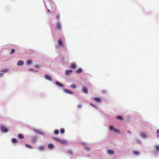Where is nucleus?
<instances>
[{
	"label": "nucleus",
	"mask_w": 159,
	"mask_h": 159,
	"mask_svg": "<svg viewBox=\"0 0 159 159\" xmlns=\"http://www.w3.org/2000/svg\"><path fill=\"white\" fill-rule=\"evenodd\" d=\"M0 129L1 131L3 132L6 133L8 131L7 129L3 126H1Z\"/></svg>",
	"instance_id": "1"
},
{
	"label": "nucleus",
	"mask_w": 159,
	"mask_h": 159,
	"mask_svg": "<svg viewBox=\"0 0 159 159\" xmlns=\"http://www.w3.org/2000/svg\"><path fill=\"white\" fill-rule=\"evenodd\" d=\"M58 43L59 46L62 48L64 47V45L62 40L61 39H59L58 40Z\"/></svg>",
	"instance_id": "2"
},
{
	"label": "nucleus",
	"mask_w": 159,
	"mask_h": 159,
	"mask_svg": "<svg viewBox=\"0 0 159 159\" xmlns=\"http://www.w3.org/2000/svg\"><path fill=\"white\" fill-rule=\"evenodd\" d=\"M44 77L45 79L47 80L50 81H52V77L48 75H44Z\"/></svg>",
	"instance_id": "3"
},
{
	"label": "nucleus",
	"mask_w": 159,
	"mask_h": 159,
	"mask_svg": "<svg viewBox=\"0 0 159 159\" xmlns=\"http://www.w3.org/2000/svg\"><path fill=\"white\" fill-rule=\"evenodd\" d=\"M93 99L97 102L98 103L101 102V99L99 97H95L93 98Z\"/></svg>",
	"instance_id": "4"
},
{
	"label": "nucleus",
	"mask_w": 159,
	"mask_h": 159,
	"mask_svg": "<svg viewBox=\"0 0 159 159\" xmlns=\"http://www.w3.org/2000/svg\"><path fill=\"white\" fill-rule=\"evenodd\" d=\"M67 142V141L66 140L61 139L59 143L61 144H66Z\"/></svg>",
	"instance_id": "5"
},
{
	"label": "nucleus",
	"mask_w": 159,
	"mask_h": 159,
	"mask_svg": "<svg viewBox=\"0 0 159 159\" xmlns=\"http://www.w3.org/2000/svg\"><path fill=\"white\" fill-rule=\"evenodd\" d=\"M55 83L58 86H60V87H63L64 86L61 83H60V82H59L58 81H56L55 82Z\"/></svg>",
	"instance_id": "6"
},
{
	"label": "nucleus",
	"mask_w": 159,
	"mask_h": 159,
	"mask_svg": "<svg viewBox=\"0 0 159 159\" xmlns=\"http://www.w3.org/2000/svg\"><path fill=\"white\" fill-rule=\"evenodd\" d=\"M107 152L108 154L112 155L114 153V152L111 150H108Z\"/></svg>",
	"instance_id": "7"
},
{
	"label": "nucleus",
	"mask_w": 159,
	"mask_h": 159,
	"mask_svg": "<svg viewBox=\"0 0 159 159\" xmlns=\"http://www.w3.org/2000/svg\"><path fill=\"white\" fill-rule=\"evenodd\" d=\"M82 90L83 92L85 93H88V91L87 89L85 87H83L82 88Z\"/></svg>",
	"instance_id": "8"
},
{
	"label": "nucleus",
	"mask_w": 159,
	"mask_h": 159,
	"mask_svg": "<svg viewBox=\"0 0 159 159\" xmlns=\"http://www.w3.org/2000/svg\"><path fill=\"white\" fill-rule=\"evenodd\" d=\"M64 92L66 93L71 94H73V92L71 91L68 89H64Z\"/></svg>",
	"instance_id": "9"
},
{
	"label": "nucleus",
	"mask_w": 159,
	"mask_h": 159,
	"mask_svg": "<svg viewBox=\"0 0 159 159\" xmlns=\"http://www.w3.org/2000/svg\"><path fill=\"white\" fill-rule=\"evenodd\" d=\"M24 62L22 61H18L17 63V65L19 66H21L23 65Z\"/></svg>",
	"instance_id": "10"
},
{
	"label": "nucleus",
	"mask_w": 159,
	"mask_h": 159,
	"mask_svg": "<svg viewBox=\"0 0 159 159\" xmlns=\"http://www.w3.org/2000/svg\"><path fill=\"white\" fill-rule=\"evenodd\" d=\"M70 67L72 69H75L76 67V66L75 63H73L70 65Z\"/></svg>",
	"instance_id": "11"
},
{
	"label": "nucleus",
	"mask_w": 159,
	"mask_h": 159,
	"mask_svg": "<svg viewBox=\"0 0 159 159\" xmlns=\"http://www.w3.org/2000/svg\"><path fill=\"white\" fill-rule=\"evenodd\" d=\"M56 27L57 29L59 30L61 29L60 24L59 22H57L56 24Z\"/></svg>",
	"instance_id": "12"
},
{
	"label": "nucleus",
	"mask_w": 159,
	"mask_h": 159,
	"mask_svg": "<svg viewBox=\"0 0 159 159\" xmlns=\"http://www.w3.org/2000/svg\"><path fill=\"white\" fill-rule=\"evenodd\" d=\"M48 147L50 149H52L53 148L54 146L52 144H49L48 145Z\"/></svg>",
	"instance_id": "13"
},
{
	"label": "nucleus",
	"mask_w": 159,
	"mask_h": 159,
	"mask_svg": "<svg viewBox=\"0 0 159 159\" xmlns=\"http://www.w3.org/2000/svg\"><path fill=\"white\" fill-rule=\"evenodd\" d=\"M72 72V70H67L66 71L65 74L66 75H68L70 73Z\"/></svg>",
	"instance_id": "14"
},
{
	"label": "nucleus",
	"mask_w": 159,
	"mask_h": 159,
	"mask_svg": "<svg viewBox=\"0 0 159 159\" xmlns=\"http://www.w3.org/2000/svg\"><path fill=\"white\" fill-rule=\"evenodd\" d=\"M11 142L14 143H17V140L15 138H13L11 139Z\"/></svg>",
	"instance_id": "15"
},
{
	"label": "nucleus",
	"mask_w": 159,
	"mask_h": 159,
	"mask_svg": "<svg viewBox=\"0 0 159 159\" xmlns=\"http://www.w3.org/2000/svg\"><path fill=\"white\" fill-rule=\"evenodd\" d=\"M154 148L157 152L159 151V146L157 145L154 146Z\"/></svg>",
	"instance_id": "16"
},
{
	"label": "nucleus",
	"mask_w": 159,
	"mask_h": 159,
	"mask_svg": "<svg viewBox=\"0 0 159 159\" xmlns=\"http://www.w3.org/2000/svg\"><path fill=\"white\" fill-rule=\"evenodd\" d=\"M18 136L19 138L20 139H23L24 138L23 135L21 134H19Z\"/></svg>",
	"instance_id": "17"
},
{
	"label": "nucleus",
	"mask_w": 159,
	"mask_h": 159,
	"mask_svg": "<svg viewBox=\"0 0 159 159\" xmlns=\"http://www.w3.org/2000/svg\"><path fill=\"white\" fill-rule=\"evenodd\" d=\"M25 146L26 147H27V148H29L31 149V148H33V147L31 145H29V144H25Z\"/></svg>",
	"instance_id": "18"
},
{
	"label": "nucleus",
	"mask_w": 159,
	"mask_h": 159,
	"mask_svg": "<svg viewBox=\"0 0 159 159\" xmlns=\"http://www.w3.org/2000/svg\"><path fill=\"white\" fill-rule=\"evenodd\" d=\"M82 71V69L80 68H79L76 71V73H79Z\"/></svg>",
	"instance_id": "19"
},
{
	"label": "nucleus",
	"mask_w": 159,
	"mask_h": 159,
	"mask_svg": "<svg viewBox=\"0 0 159 159\" xmlns=\"http://www.w3.org/2000/svg\"><path fill=\"white\" fill-rule=\"evenodd\" d=\"M71 87L73 89H75L76 87V85L75 84H73L71 85Z\"/></svg>",
	"instance_id": "20"
},
{
	"label": "nucleus",
	"mask_w": 159,
	"mask_h": 159,
	"mask_svg": "<svg viewBox=\"0 0 159 159\" xmlns=\"http://www.w3.org/2000/svg\"><path fill=\"white\" fill-rule=\"evenodd\" d=\"M133 153L135 155H138L139 154L138 151H134L133 152Z\"/></svg>",
	"instance_id": "21"
},
{
	"label": "nucleus",
	"mask_w": 159,
	"mask_h": 159,
	"mask_svg": "<svg viewBox=\"0 0 159 159\" xmlns=\"http://www.w3.org/2000/svg\"><path fill=\"white\" fill-rule=\"evenodd\" d=\"M54 139L57 142L59 143L60 140H61V139L57 138H54Z\"/></svg>",
	"instance_id": "22"
},
{
	"label": "nucleus",
	"mask_w": 159,
	"mask_h": 159,
	"mask_svg": "<svg viewBox=\"0 0 159 159\" xmlns=\"http://www.w3.org/2000/svg\"><path fill=\"white\" fill-rule=\"evenodd\" d=\"M60 132L61 134H63L65 132V129L63 128H61L60 130Z\"/></svg>",
	"instance_id": "23"
},
{
	"label": "nucleus",
	"mask_w": 159,
	"mask_h": 159,
	"mask_svg": "<svg viewBox=\"0 0 159 159\" xmlns=\"http://www.w3.org/2000/svg\"><path fill=\"white\" fill-rule=\"evenodd\" d=\"M15 51L14 49H12L11 50V52L10 53V54H12L14 53L15 52Z\"/></svg>",
	"instance_id": "24"
},
{
	"label": "nucleus",
	"mask_w": 159,
	"mask_h": 159,
	"mask_svg": "<svg viewBox=\"0 0 159 159\" xmlns=\"http://www.w3.org/2000/svg\"><path fill=\"white\" fill-rule=\"evenodd\" d=\"M116 118L117 119L121 120L123 119V118L120 116H118L116 117Z\"/></svg>",
	"instance_id": "25"
},
{
	"label": "nucleus",
	"mask_w": 159,
	"mask_h": 159,
	"mask_svg": "<svg viewBox=\"0 0 159 159\" xmlns=\"http://www.w3.org/2000/svg\"><path fill=\"white\" fill-rule=\"evenodd\" d=\"M8 71V70L7 69H6L4 70H2L1 71L3 73H6Z\"/></svg>",
	"instance_id": "26"
},
{
	"label": "nucleus",
	"mask_w": 159,
	"mask_h": 159,
	"mask_svg": "<svg viewBox=\"0 0 159 159\" xmlns=\"http://www.w3.org/2000/svg\"><path fill=\"white\" fill-rule=\"evenodd\" d=\"M32 63V61L31 60H29L27 61L26 63L28 65H30Z\"/></svg>",
	"instance_id": "27"
},
{
	"label": "nucleus",
	"mask_w": 159,
	"mask_h": 159,
	"mask_svg": "<svg viewBox=\"0 0 159 159\" xmlns=\"http://www.w3.org/2000/svg\"><path fill=\"white\" fill-rule=\"evenodd\" d=\"M59 133V131H58V130L57 129H56L54 131V134H56V135L58 134Z\"/></svg>",
	"instance_id": "28"
},
{
	"label": "nucleus",
	"mask_w": 159,
	"mask_h": 159,
	"mask_svg": "<svg viewBox=\"0 0 159 159\" xmlns=\"http://www.w3.org/2000/svg\"><path fill=\"white\" fill-rule=\"evenodd\" d=\"M67 153L71 155L73 154V151L71 150H68L67 152Z\"/></svg>",
	"instance_id": "29"
},
{
	"label": "nucleus",
	"mask_w": 159,
	"mask_h": 159,
	"mask_svg": "<svg viewBox=\"0 0 159 159\" xmlns=\"http://www.w3.org/2000/svg\"><path fill=\"white\" fill-rule=\"evenodd\" d=\"M44 147L43 146H40L39 148V149L40 150L42 151L44 150Z\"/></svg>",
	"instance_id": "30"
},
{
	"label": "nucleus",
	"mask_w": 159,
	"mask_h": 159,
	"mask_svg": "<svg viewBox=\"0 0 159 159\" xmlns=\"http://www.w3.org/2000/svg\"><path fill=\"white\" fill-rule=\"evenodd\" d=\"M90 105H91L93 107H94V108H95L96 109H97V107L95 105H94V104H93L92 103H90Z\"/></svg>",
	"instance_id": "31"
},
{
	"label": "nucleus",
	"mask_w": 159,
	"mask_h": 159,
	"mask_svg": "<svg viewBox=\"0 0 159 159\" xmlns=\"http://www.w3.org/2000/svg\"><path fill=\"white\" fill-rule=\"evenodd\" d=\"M110 129L111 130H114V128L112 126H110Z\"/></svg>",
	"instance_id": "32"
},
{
	"label": "nucleus",
	"mask_w": 159,
	"mask_h": 159,
	"mask_svg": "<svg viewBox=\"0 0 159 159\" xmlns=\"http://www.w3.org/2000/svg\"><path fill=\"white\" fill-rule=\"evenodd\" d=\"M60 16L59 15H58L56 17V19H57V20L59 19H60Z\"/></svg>",
	"instance_id": "33"
},
{
	"label": "nucleus",
	"mask_w": 159,
	"mask_h": 159,
	"mask_svg": "<svg viewBox=\"0 0 159 159\" xmlns=\"http://www.w3.org/2000/svg\"><path fill=\"white\" fill-rule=\"evenodd\" d=\"M142 135L143 137H146V134H142Z\"/></svg>",
	"instance_id": "34"
},
{
	"label": "nucleus",
	"mask_w": 159,
	"mask_h": 159,
	"mask_svg": "<svg viewBox=\"0 0 159 159\" xmlns=\"http://www.w3.org/2000/svg\"><path fill=\"white\" fill-rule=\"evenodd\" d=\"M4 75L3 73H0V77H2Z\"/></svg>",
	"instance_id": "35"
},
{
	"label": "nucleus",
	"mask_w": 159,
	"mask_h": 159,
	"mask_svg": "<svg viewBox=\"0 0 159 159\" xmlns=\"http://www.w3.org/2000/svg\"><path fill=\"white\" fill-rule=\"evenodd\" d=\"M114 131L116 132H118L119 133V130H118L116 129H114Z\"/></svg>",
	"instance_id": "36"
},
{
	"label": "nucleus",
	"mask_w": 159,
	"mask_h": 159,
	"mask_svg": "<svg viewBox=\"0 0 159 159\" xmlns=\"http://www.w3.org/2000/svg\"><path fill=\"white\" fill-rule=\"evenodd\" d=\"M85 148L86 150H89V148L88 147H85Z\"/></svg>",
	"instance_id": "37"
},
{
	"label": "nucleus",
	"mask_w": 159,
	"mask_h": 159,
	"mask_svg": "<svg viewBox=\"0 0 159 159\" xmlns=\"http://www.w3.org/2000/svg\"><path fill=\"white\" fill-rule=\"evenodd\" d=\"M77 107L78 108H80L81 107V105H79Z\"/></svg>",
	"instance_id": "38"
},
{
	"label": "nucleus",
	"mask_w": 159,
	"mask_h": 159,
	"mask_svg": "<svg viewBox=\"0 0 159 159\" xmlns=\"http://www.w3.org/2000/svg\"><path fill=\"white\" fill-rule=\"evenodd\" d=\"M127 132L128 133L131 134V132L129 130H128L127 131Z\"/></svg>",
	"instance_id": "39"
},
{
	"label": "nucleus",
	"mask_w": 159,
	"mask_h": 159,
	"mask_svg": "<svg viewBox=\"0 0 159 159\" xmlns=\"http://www.w3.org/2000/svg\"><path fill=\"white\" fill-rule=\"evenodd\" d=\"M29 70H33V69L32 68H30L29 69Z\"/></svg>",
	"instance_id": "40"
},
{
	"label": "nucleus",
	"mask_w": 159,
	"mask_h": 159,
	"mask_svg": "<svg viewBox=\"0 0 159 159\" xmlns=\"http://www.w3.org/2000/svg\"><path fill=\"white\" fill-rule=\"evenodd\" d=\"M50 12V11L49 10V9L48 10V13H49Z\"/></svg>",
	"instance_id": "41"
},
{
	"label": "nucleus",
	"mask_w": 159,
	"mask_h": 159,
	"mask_svg": "<svg viewBox=\"0 0 159 159\" xmlns=\"http://www.w3.org/2000/svg\"><path fill=\"white\" fill-rule=\"evenodd\" d=\"M62 60L64 61V58L63 57H62Z\"/></svg>",
	"instance_id": "42"
},
{
	"label": "nucleus",
	"mask_w": 159,
	"mask_h": 159,
	"mask_svg": "<svg viewBox=\"0 0 159 159\" xmlns=\"http://www.w3.org/2000/svg\"><path fill=\"white\" fill-rule=\"evenodd\" d=\"M157 137H159V136L158 135H157Z\"/></svg>",
	"instance_id": "43"
},
{
	"label": "nucleus",
	"mask_w": 159,
	"mask_h": 159,
	"mask_svg": "<svg viewBox=\"0 0 159 159\" xmlns=\"http://www.w3.org/2000/svg\"><path fill=\"white\" fill-rule=\"evenodd\" d=\"M36 67H37V66H35Z\"/></svg>",
	"instance_id": "44"
}]
</instances>
